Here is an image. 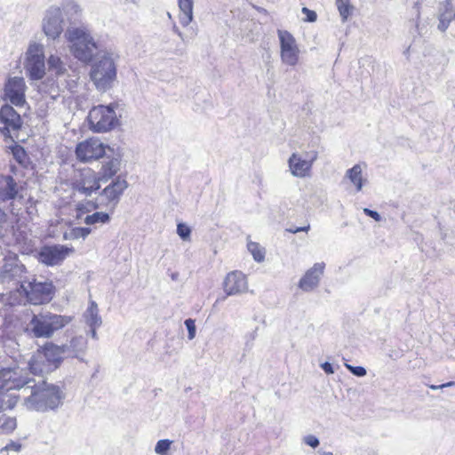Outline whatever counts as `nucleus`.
<instances>
[{
    "label": "nucleus",
    "instance_id": "nucleus-26",
    "mask_svg": "<svg viewBox=\"0 0 455 455\" xmlns=\"http://www.w3.org/2000/svg\"><path fill=\"white\" fill-rule=\"evenodd\" d=\"M84 319L89 327H100L102 324V319L99 314V307L95 301H90L87 309L84 313Z\"/></svg>",
    "mask_w": 455,
    "mask_h": 455
},
{
    "label": "nucleus",
    "instance_id": "nucleus-41",
    "mask_svg": "<svg viewBox=\"0 0 455 455\" xmlns=\"http://www.w3.org/2000/svg\"><path fill=\"white\" fill-rule=\"evenodd\" d=\"M345 366L351 373L357 377H363L367 373L365 368L363 366H353L347 363H346Z\"/></svg>",
    "mask_w": 455,
    "mask_h": 455
},
{
    "label": "nucleus",
    "instance_id": "nucleus-35",
    "mask_svg": "<svg viewBox=\"0 0 455 455\" xmlns=\"http://www.w3.org/2000/svg\"><path fill=\"white\" fill-rule=\"evenodd\" d=\"M336 5L339 10V12L342 18V20L345 21L347 20L348 16L351 14L353 6L350 4L349 0H336Z\"/></svg>",
    "mask_w": 455,
    "mask_h": 455
},
{
    "label": "nucleus",
    "instance_id": "nucleus-7",
    "mask_svg": "<svg viewBox=\"0 0 455 455\" xmlns=\"http://www.w3.org/2000/svg\"><path fill=\"white\" fill-rule=\"evenodd\" d=\"M116 108V103L92 108L88 115L90 129L94 132H108L115 129L120 123Z\"/></svg>",
    "mask_w": 455,
    "mask_h": 455
},
{
    "label": "nucleus",
    "instance_id": "nucleus-43",
    "mask_svg": "<svg viewBox=\"0 0 455 455\" xmlns=\"http://www.w3.org/2000/svg\"><path fill=\"white\" fill-rule=\"evenodd\" d=\"M193 0H179V7L182 12H193Z\"/></svg>",
    "mask_w": 455,
    "mask_h": 455
},
{
    "label": "nucleus",
    "instance_id": "nucleus-52",
    "mask_svg": "<svg viewBox=\"0 0 455 455\" xmlns=\"http://www.w3.org/2000/svg\"><path fill=\"white\" fill-rule=\"evenodd\" d=\"M99 327H90V331L88 332V334L93 339H98V334H97V331L96 330L98 329Z\"/></svg>",
    "mask_w": 455,
    "mask_h": 455
},
{
    "label": "nucleus",
    "instance_id": "nucleus-23",
    "mask_svg": "<svg viewBox=\"0 0 455 455\" xmlns=\"http://www.w3.org/2000/svg\"><path fill=\"white\" fill-rule=\"evenodd\" d=\"M88 347L87 339L80 335L73 337L68 343L61 345L66 358H76L84 362V355Z\"/></svg>",
    "mask_w": 455,
    "mask_h": 455
},
{
    "label": "nucleus",
    "instance_id": "nucleus-9",
    "mask_svg": "<svg viewBox=\"0 0 455 455\" xmlns=\"http://www.w3.org/2000/svg\"><path fill=\"white\" fill-rule=\"evenodd\" d=\"M20 291L21 295L17 296L20 303L25 298L30 304L42 305L52 300L54 294V286L51 282H36V279L27 280L26 283L21 285Z\"/></svg>",
    "mask_w": 455,
    "mask_h": 455
},
{
    "label": "nucleus",
    "instance_id": "nucleus-10",
    "mask_svg": "<svg viewBox=\"0 0 455 455\" xmlns=\"http://www.w3.org/2000/svg\"><path fill=\"white\" fill-rule=\"evenodd\" d=\"M317 159L318 152L316 150L295 151L287 160L288 172L294 178H309L312 175L313 165Z\"/></svg>",
    "mask_w": 455,
    "mask_h": 455
},
{
    "label": "nucleus",
    "instance_id": "nucleus-38",
    "mask_svg": "<svg viewBox=\"0 0 455 455\" xmlns=\"http://www.w3.org/2000/svg\"><path fill=\"white\" fill-rule=\"evenodd\" d=\"M177 234L183 241H188L190 239L191 228L185 223H179L177 225Z\"/></svg>",
    "mask_w": 455,
    "mask_h": 455
},
{
    "label": "nucleus",
    "instance_id": "nucleus-55",
    "mask_svg": "<svg viewBox=\"0 0 455 455\" xmlns=\"http://www.w3.org/2000/svg\"><path fill=\"white\" fill-rule=\"evenodd\" d=\"M99 207H100V204H94V209H97V208H99Z\"/></svg>",
    "mask_w": 455,
    "mask_h": 455
},
{
    "label": "nucleus",
    "instance_id": "nucleus-56",
    "mask_svg": "<svg viewBox=\"0 0 455 455\" xmlns=\"http://www.w3.org/2000/svg\"><path fill=\"white\" fill-rule=\"evenodd\" d=\"M196 29H193V35L196 36Z\"/></svg>",
    "mask_w": 455,
    "mask_h": 455
},
{
    "label": "nucleus",
    "instance_id": "nucleus-13",
    "mask_svg": "<svg viewBox=\"0 0 455 455\" xmlns=\"http://www.w3.org/2000/svg\"><path fill=\"white\" fill-rule=\"evenodd\" d=\"M22 120L20 115L9 104H4L0 108V135L4 140L10 139L14 142L13 134L21 128Z\"/></svg>",
    "mask_w": 455,
    "mask_h": 455
},
{
    "label": "nucleus",
    "instance_id": "nucleus-28",
    "mask_svg": "<svg viewBox=\"0 0 455 455\" xmlns=\"http://www.w3.org/2000/svg\"><path fill=\"white\" fill-rule=\"evenodd\" d=\"M120 169V160L116 157H113L109 159L108 162H106L100 172V178L101 181H107L113 176L116 174V172Z\"/></svg>",
    "mask_w": 455,
    "mask_h": 455
},
{
    "label": "nucleus",
    "instance_id": "nucleus-22",
    "mask_svg": "<svg viewBox=\"0 0 455 455\" xmlns=\"http://www.w3.org/2000/svg\"><path fill=\"white\" fill-rule=\"evenodd\" d=\"M223 290L227 296L246 292L248 290L246 275L237 270L228 273L223 282Z\"/></svg>",
    "mask_w": 455,
    "mask_h": 455
},
{
    "label": "nucleus",
    "instance_id": "nucleus-46",
    "mask_svg": "<svg viewBox=\"0 0 455 455\" xmlns=\"http://www.w3.org/2000/svg\"><path fill=\"white\" fill-rule=\"evenodd\" d=\"M193 20V12H182L180 22L183 27H188Z\"/></svg>",
    "mask_w": 455,
    "mask_h": 455
},
{
    "label": "nucleus",
    "instance_id": "nucleus-53",
    "mask_svg": "<svg viewBox=\"0 0 455 455\" xmlns=\"http://www.w3.org/2000/svg\"><path fill=\"white\" fill-rule=\"evenodd\" d=\"M317 453H318L319 455H333V453H332V452H331V451H323V450H322V449H320V450L317 451Z\"/></svg>",
    "mask_w": 455,
    "mask_h": 455
},
{
    "label": "nucleus",
    "instance_id": "nucleus-1",
    "mask_svg": "<svg viewBox=\"0 0 455 455\" xmlns=\"http://www.w3.org/2000/svg\"><path fill=\"white\" fill-rule=\"evenodd\" d=\"M64 399L65 393L60 386L45 381L36 384L34 380L23 398V405L28 410L45 412L57 410L63 404Z\"/></svg>",
    "mask_w": 455,
    "mask_h": 455
},
{
    "label": "nucleus",
    "instance_id": "nucleus-25",
    "mask_svg": "<svg viewBox=\"0 0 455 455\" xmlns=\"http://www.w3.org/2000/svg\"><path fill=\"white\" fill-rule=\"evenodd\" d=\"M454 18L455 8L452 5L451 0H445L443 4L439 15L438 29L444 32Z\"/></svg>",
    "mask_w": 455,
    "mask_h": 455
},
{
    "label": "nucleus",
    "instance_id": "nucleus-15",
    "mask_svg": "<svg viewBox=\"0 0 455 455\" xmlns=\"http://www.w3.org/2000/svg\"><path fill=\"white\" fill-rule=\"evenodd\" d=\"M128 188V182L121 176L115 178L100 193V205L109 207L112 211L119 204L121 197Z\"/></svg>",
    "mask_w": 455,
    "mask_h": 455
},
{
    "label": "nucleus",
    "instance_id": "nucleus-51",
    "mask_svg": "<svg viewBox=\"0 0 455 455\" xmlns=\"http://www.w3.org/2000/svg\"><path fill=\"white\" fill-rule=\"evenodd\" d=\"M173 31L179 36L183 43L188 42V36H185L176 26L173 27Z\"/></svg>",
    "mask_w": 455,
    "mask_h": 455
},
{
    "label": "nucleus",
    "instance_id": "nucleus-31",
    "mask_svg": "<svg viewBox=\"0 0 455 455\" xmlns=\"http://www.w3.org/2000/svg\"><path fill=\"white\" fill-rule=\"evenodd\" d=\"M17 427V419L15 417L7 416L0 413V434L8 435L12 433Z\"/></svg>",
    "mask_w": 455,
    "mask_h": 455
},
{
    "label": "nucleus",
    "instance_id": "nucleus-18",
    "mask_svg": "<svg viewBox=\"0 0 455 455\" xmlns=\"http://www.w3.org/2000/svg\"><path fill=\"white\" fill-rule=\"evenodd\" d=\"M27 85L23 77H9L4 84V98L16 107H22L26 103Z\"/></svg>",
    "mask_w": 455,
    "mask_h": 455
},
{
    "label": "nucleus",
    "instance_id": "nucleus-5",
    "mask_svg": "<svg viewBox=\"0 0 455 455\" xmlns=\"http://www.w3.org/2000/svg\"><path fill=\"white\" fill-rule=\"evenodd\" d=\"M70 315H57L44 312L34 315L28 323V328L36 338H51L55 331L64 328L71 323Z\"/></svg>",
    "mask_w": 455,
    "mask_h": 455
},
{
    "label": "nucleus",
    "instance_id": "nucleus-14",
    "mask_svg": "<svg viewBox=\"0 0 455 455\" xmlns=\"http://www.w3.org/2000/svg\"><path fill=\"white\" fill-rule=\"evenodd\" d=\"M280 56L283 64L294 67L299 63V49L294 36L286 30H278Z\"/></svg>",
    "mask_w": 455,
    "mask_h": 455
},
{
    "label": "nucleus",
    "instance_id": "nucleus-54",
    "mask_svg": "<svg viewBox=\"0 0 455 455\" xmlns=\"http://www.w3.org/2000/svg\"><path fill=\"white\" fill-rule=\"evenodd\" d=\"M254 338H255L254 333H251V340H253V339H254Z\"/></svg>",
    "mask_w": 455,
    "mask_h": 455
},
{
    "label": "nucleus",
    "instance_id": "nucleus-29",
    "mask_svg": "<svg viewBox=\"0 0 455 455\" xmlns=\"http://www.w3.org/2000/svg\"><path fill=\"white\" fill-rule=\"evenodd\" d=\"M20 396L22 395H17L13 391H6V389L0 388V412L12 409L16 405Z\"/></svg>",
    "mask_w": 455,
    "mask_h": 455
},
{
    "label": "nucleus",
    "instance_id": "nucleus-11",
    "mask_svg": "<svg viewBox=\"0 0 455 455\" xmlns=\"http://www.w3.org/2000/svg\"><path fill=\"white\" fill-rule=\"evenodd\" d=\"M26 75L31 80H40L45 75L44 46L39 44H30L26 52L24 62Z\"/></svg>",
    "mask_w": 455,
    "mask_h": 455
},
{
    "label": "nucleus",
    "instance_id": "nucleus-44",
    "mask_svg": "<svg viewBox=\"0 0 455 455\" xmlns=\"http://www.w3.org/2000/svg\"><path fill=\"white\" fill-rule=\"evenodd\" d=\"M303 442L307 445H308V446H310L312 448H316L319 445V443H320L319 439L316 436L313 435H306L303 438Z\"/></svg>",
    "mask_w": 455,
    "mask_h": 455
},
{
    "label": "nucleus",
    "instance_id": "nucleus-49",
    "mask_svg": "<svg viewBox=\"0 0 455 455\" xmlns=\"http://www.w3.org/2000/svg\"><path fill=\"white\" fill-rule=\"evenodd\" d=\"M454 386H455V382L450 381V382H447V383H444L442 385H430L429 387L432 390H438V389H443L444 387H454Z\"/></svg>",
    "mask_w": 455,
    "mask_h": 455
},
{
    "label": "nucleus",
    "instance_id": "nucleus-32",
    "mask_svg": "<svg viewBox=\"0 0 455 455\" xmlns=\"http://www.w3.org/2000/svg\"><path fill=\"white\" fill-rule=\"evenodd\" d=\"M60 8L62 13L64 12L68 16V19L75 18L81 12L80 6L73 0L63 1Z\"/></svg>",
    "mask_w": 455,
    "mask_h": 455
},
{
    "label": "nucleus",
    "instance_id": "nucleus-50",
    "mask_svg": "<svg viewBox=\"0 0 455 455\" xmlns=\"http://www.w3.org/2000/svg\"><path fill=\"white\" fill-rule=\"evenodd\" d=\"M321 368L327 374H332L334 372V369L331 365V363L325 362L321 364Z\"/></svg>",
    "mask_w": 455,
    "mask_h": 455
},
{
    "label": "nucleus",
    "instance_id": "nucleus-37",
    "mask_svg": "<svg viewBox=\"0 0 455 455\" xmlns=\"http://www.w3.org/2000/svg\"><path fill=\"white\" fill-rule=\"evenodd\" d=\"M172 442L169 439L159 440L155 447V452L158 455H165L170 450Z\"/></svg>",
    "mask_w": 455,
    "mask_h": 455
},
{
    "label": "nucleus",
    "instance_id": "nucleus-16",
    "mask_svg": "<svg viewBox=\"0 0 455 455\" xmlns=\"http://www.w3.org/2000/svg\"><path fill=\"white\" fill-rule=\"evenodd\" d=\"M107 148L100 140L92 138L77 144L76 155L84 163L96 161L105 156Z\"/></svg>",
    "mask_w": 455,
    "mask_h": 455
},
{
    "label": "nucleus",
    "instance_id": "nucleus-39",
    "mask_svg": "<svg viewBox=\"0 0 455 455\" xmlns=\"http://www.w3.org/2000/svg\"><path fill=\"white\" fill-rule=\"evenodd\" d=\"M7 214L0 208V239L4 236L10 228Z\"/></svg>",
    "mask_w": 455,
    "mask_h": 455
},
{
    "label": "nucleus",
    "instance_id": "nucleus-19",
    "mask_svg": "<svg viewBox=\"0 0 455 455\" xmlns=\"http://www.w3.org/2000/svg\"><path fill=\"white\" fill-rule=\"evenodd\" d=\"M74 251L72 247L66 245L55 244L51 246H44L39 251V261L47 266H57Z\"/></svg>",
    "mask_w": 455,
    "mask_h": 455
},
{
    "label": "nucleus",
    "instance_id": "nucleus-42",
    "mask_svg": "<svg viewBox=\"0 0 455 455\" xmlns=\"http://www.w3.org/2000/svg\"><path fill=\"white\" fill-rule=\"evenodd\" d=\"M184 323L188 331V339H193L196 337V331L195 320L188 318L185 320Z\"/></svg>",
    "mask_w": 455,
    "mask_h": 455
},
{
    "label": "nucleus",
    "instance_id": "nucleus-8",
    "mask_svg": "<svg viewBox=\"0 0 455 455\" xmlns=\"http://www.w3.org/2000/svg\"><path fill=\"white\" fill-rule=\"evenodd\" d=\"M34 383V379L29 377L27 369L15 366L12 368H4L0 371V388L6 391L19 390L24 397Z\"/></svg>",
    "mask_w": 455,
    "mask_h": 455
},
{
    "label": "nucleus",
    "instance_id": "nucleus-30",
    "mask_svg": "<svg viewBox=\"0 0 455 455\" xmlns=\"http://www.w3.org/2000/svg\"><path fill=\"white\" fill-rule=\"evenodd\" d=\"M83 221L87 226L108 224L110 221V215L104 212H95L86 215Z\"/></svg>",
    "mask_w": 455,
    "mask_h": 455
},
{
    "label": "nucleus",
    "instance_id": "nucleus-3",
    "mask_svg": "<svg viewBox=\"0 0 455 455\" xmlns=\"http://www.w3.org/2000/svg\"><path fill=\"white\" fill-rule=\"evenodd\" d=\"M117 55L110 51H99L97 59L92 65L90 76L99 91L106 92L116 77V59Z\"/></svg>",
    "mask_w": 455,
    "mask_h": 455
},
{
    "label": "nucleus",
    "instance_id": "nucleus-4",
    "mask_svg": "<svg viewBox=\"0 0 455 455\" xmlns=\"http://www.w3.org/2000/svg\"><path fill=\"white\" fill-rule=\"evenodd\" d=\"M70 43V50L78 60L89 63L98 51V44L85 28H71L65 34Z\"/></svg>",
    "mask_w": 455,
    "mask_h": 455
},
{
    "label": "nucleus",
    "instance_id": "nucleus-36",
    "mask_svg": "<svg viewBox=\"0 0 455 455\" xmlns=\"http://www.w3.org/2000/svg\"><path fill=\"white\" fill-rule=\"evenodd\" d=\"M14 159L20 164H25L27 161V153L20 145H14L11 148Z\"/></svg>",
    "mask_w": 455,
    "mask_h": 455
},
{
    "label": "nucleus",
    "instance_id": "nucleus-48",
    "mask_svg": "<svg viewBox=\"0 0 455 455\" xmlns=\"http://www.w3.org/2000/svg\"><path fill=\"white\" fill-rule=\"evenodd\" d=\"M309 229H310V225H307L305 227H300V228L291 227V228H286V231L289 233H291V234H296L299 232H307Z\"/></svg>",
    "mask_w": 455,
    "mask_h": 455
},
{
    "label": "nucleus",
    "instance_id": "nucleus-6",
    "mask_svg": "<svg viewBox=\"0 0 455 455\" xmlns=\"http://www.w3.org/2000/svg\"><path fill=\"white\" fill-rule=\"evenodd\" d=\"M61 346L47 343L43 352L33 357L29 363V372L40 375L57 369L65 359Z\"/></svg>",
    "mask_w": 455,
    "mask_h": 455
},
{
    "label": "nucleus",
    "instance_id": "nucleus-27",
    "mask_svg": "<svg viewBox=\"0 0 455 455\" xmlns=\"http://www.w3.org/2000/svg\"><path fill=\"white\" fill-rule=\"evenodd\" d=\"M345 178H347L355 188L356 191H361L366 180L363 178V167L360 164H355L352 168L347 170Z\"/></svg>",
    "mask_w": 455,
    "mask_h": 455
},
{
    "label": "nucleus",
    "instance_id": "nucleus-21",
    "mask_svg": "<svg viewBox=\"0 0 455 455\" xmlns=\"http://www.w3.org/2000/svg\"><path fill=\"white\" fill-rule=\"evenodd\" d=\"M47 67L49 74L56 77V82L52 84V87L55 85L58 90L67 88L66 76L68 69L60 57L54 54L50 55L47 60Z\"/></svg>",
    "mask_w": 455,
    "mask_h": 455
},
{
    "label": "nucleus",
    "instance_id": "nucleus-47",
    "mask_svg": "<svg viewBox=\"0 0 455 455\" xmlns=\"http://www.w3.org/2000/svg\"><path fill=\"white\" fill-rule=\"evenodd\" d=\"M363 212H364L367 216H369V217L372 218V219H373L374 220H376V221H380V220H381V216H380V215H379V213L378 212H376V211H373V210H371V209H368V208H364V209H363Z\"/></svg>",
    "mask_w": 455,
    "mask_h": 455
},
{
    "label": "nucleus",
    "instance_id": "nucleus-12",
    "mask_svg": "<svg viewBox=\"0 0 455 455\" xmlns=\"http://www.w3.org/2000/svg\"><path fill=\"white\" fill-rule=\"evenodd\" d=\"M100 181H101V180L97 172L91 168H84L75 172L71 181V187L75 192L85 197H89L93 192L100 189Z\"/></svg>",
    "mask_w": 455,
    "mask_h": 455
},
{
    "label": "nucleus",
    "instance_id": "nucleus-45",
    "mask_svg": "<svg viewBox=\"0 0 455 455\" xmlns=\"http://www.w3.org/2000/svg\"><path fill=\"white\" fill-rule=\"evenodd\" d=\"M302 12L304 14H306V18H305L306 21H307V22H314V21L316 20L317 15L315 13V12H314L312 10H309L307 7H303L302 8Z\"/></svg>",
    "mask_w": 455,
    "mask_h": 455
},
{
    "label": "nucleus",
    "instance_id": "nucleus-40",
    "mask_svg": "<svg viewBox=\"0 0 455 455\" xmlns=\"http://www.w3.org/2000/svg\"><path fill=\"white\" fill-rule=\"evenodd\" d=\"M22 444L20 442L10 441L4 447L0 449V454L8 453L10 451L20 452L21 451Z\"/></svg>",
    "mask_w": 455,
    "mask_h": 455
},
{
    "label": "nucleus",
    "instance_id": "nucleus-33",
    "mask_svg": "<svg viewBox=\"0 0 455 455\" xmlns=\"http://www.w3.org/2000/svg\"><path fill=\"white\" fill-rule=\"evenodd\" d=\"M92 232L90 228L85 227H77L70 229L69 232H66L64 234V239H78L83 238L85 239Z\"/></svg>",
    "mask_w": 455,
    "mask_h": 455
},
{
    "label": "nucleus",
    "instance_id": "nucleus-24",
    "mask_svg": "<svg viewBox=\"0 0 455 455\" xmlns=\"http://www.w3.org/2000/svg\"><path fill=\"white\" fill-rule=\"evenodd\" d=\"M19 186L10 175H0V200H14L19 195Z\"/></svg>",
    "mask_w": 455,
    "mask_h": 455
},
{
    "label": "nucleus",
    "instance_id": "nucleus-34",
    "mask_svg": "<svg viewBox=\"0 0 455 455\" xmlns=\"http://www.w3.org/2000/svg\"><path fill=\"white\" fill-rule=\"evenodd\" d=\"M247 249L257 262H262L265 259V250L255 242H248Z\"/></svg>",
    "mask_w": 455,
    "mask_h": 455
},
{
    "label": "nucleus",
    "instance_id": "nucleus-17",
    "mask_svg": "<svg viewBox=\"0 0 455 455\" xmlns=\"http://www.w3.org/2000/svg\"><path fill=\"white\" fill-rule=\"evenodd\" d=\"M43 31L52 40L58 38L64 29L62 11L59 6H51L45 12L43 20Z\"/></svg>",
    "mask_w": 455,
    "mask_h": 455
},
{
    "label": "nucleus",
    "instance_id": "nucleus-2",
    "mask_svg": "<svg viewBox=\"0 0 455 455\" xmlns=\"http://www.w3.org/2000/svg\"><path fill=\"white\" fill-rule=\"evenodd\" d=\"M26 268L16 257L4 259L0 268V283L8 290L7 293H2L1 300L10 305L20 304L17 296L21 295V285L26 283Z\"/></svg>",
    "mask_w": 455,
    "mask_h": 455
},
{
    "label": "nucleus",
    "instance_id": "nucleus-20",
    "mask_svg": "<svg viewBox=\"0 0 455 455\" xmlns=\"http://www.w3.org/2000/svg\"><path fill=\"white\" fill-rule=\"evenodd\" d=\"M325 263L316 262L308 268L299 281L298 287L304 292L315 291L320 284L324 274Z\"/></svg>",
    "mask_w": 455,
    "mask_h": 455
}]
</instances>
